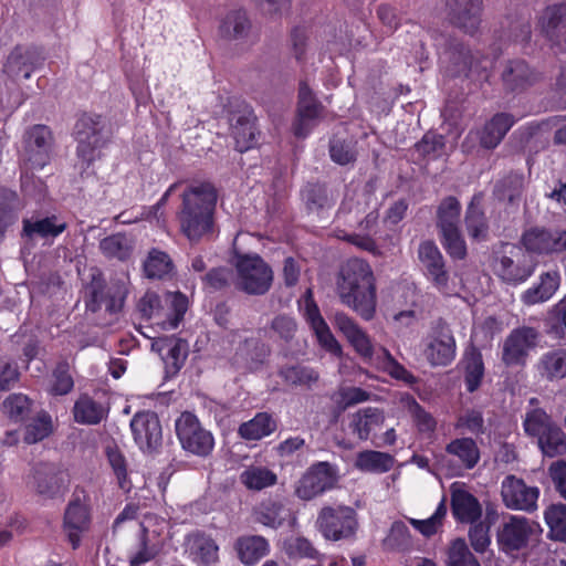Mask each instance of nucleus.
Instances as JSON below:
<instances>
[{"label":"nucleus","instance_id":"obj_56","mask_svg":"<svg viewBox=\"0 0 566 566\" xmlns=\"http://www.w3.org/2000/svg\"><path fill=\"white\" fill-rule=\"evenodd\" d=\"M145 273L149 279H163L174 270V263L168 253L153 249L144 265Z\"/></svg>","mask_w":566,"mask_h":566},{"label":"nucleus","instance_id":"obj_4","mask_svg":"<svg viewBox=\"0 0 566 566\" xmlns=\"http://www.w3.org/2000/svg\"><path fill=\"white\" fill-rule=\"evenodd\" d=\"M188 297L181 292L159 295L147 291L137 303L142 319L151 322L164 331L176 329L188 310Z\"/></svg>","mask_w":566,"mask_h":566},{"label":"nucleus","instance_id":"obj_63","mask_svg":"<svg viewBox=\"0 0 566 566\" xmlns=\"http://www.w3.org/2000/svg\"><path fill=\"white\" fill-rule=\"evenodd\" d=\"M555 422L547 412L542 408H535L526 412L523 427L525 432L531 437L538 438L548 430Z\"/></svg>","mask_w":566,"mask_h":566},{"label":"nucleus","instance_id":"obj_26","mask_svg":"<svg viewBox=\"0 0 566 566\" xmlns=\"http://www.w3.org/2000/svg\"><path fill=\"white\" fill-rule=\"evenodd\" d=\"M190 559L197 566H210L219 560V546L216 541L202 531H195L185 541Z\"/></svg>","mask_w":566,"mask_h":566},{"label":"nucleus","instance_id":"obj_25","mask_svg":"<svg viewBox=\"0 0 566 566\" xmlns=\"http://www.w3.org/2000/svg\"><path fill=\"white\" fill-rule=\"evenodd\" d=\"M334 325L361 358L365 360L373 358L374 345L370 337L350 316L343 312L336 313Z\"/></svg>","mask_w":566,"mask_h":566},{"label":"nucleus","instance_id":"obj_10","mask_svg":"<svg viewBox=\"0 0 566 566\" xmlns=\"http://www.w3.org/2000/svg\"><path fill=\"white\" fill-rule=\"evenodd\" d=\"M127 289L120 281L107 283L102 276H93L85 300L86 310L96 313L102 308L108 314L119 313L127 297Z\"/></svg>","mask_w":566,"mask_h":566},{"label":"nucleus","instance_id":"obj_32","mask_svg":"<svg viewBox=\"0 0 566 566\" xmlns=\"http://www.w3.org/2000/svg\"><path fill=\"white\" fill-rule=\"evenodd\" d=\"M451 513L459 523H471L479 521L482 515V507L478 499L463 489H451Z\"/></svg>","mask_w":566,"mask_h":566},{"label":"nucleus","instance_id":"obj_59","mask_svg":"<svg viewBox=\"0 0 566 566\" xmlns=\"http://www.w3.org/2000/svg\"><path fill=\"white\" fill-rule=\"evenodd\" d=\"M276 480V475L271 470L260 467H250L240 475L242 484L249 490L258 491L274 485Z\"/></svg>","mask_w":566,"mask_h":566},{"label":"nucleus","instance_id":"obj_39","mask_svg":"<svg viewBox=\"0 0 566 566\" xmlns=\"http://www.w3.org/2000/svg\"><path fill=\"white\" fill-rule=\"evenodd\" d=\"M559 286L557 272H545L539 276V283L524 291L521 300L525 305H535L548 301Z\"/></svg>","mask_w":566,"mask_h":566},{"label":"nucleus","instance_id":"obj_20","mask_svg":"<svg viewBox=\"0 0 566 566\" xmlns=\"http://www.w3.org/2000/svg\"><path fill=\"white\" fill-rule=\"evenodd\" d=\"M335 482L329 463L313 464L297 482L295 494L301 500H312L333 488Z\"/></svg>","mask_w":566,"mask_h":566},{"label":"nucleus","instance_id":"obj_38","mask_svg":"<svg viewBox=\"0 0 566 566\" xmlns=\"http://www.w3.org/2000/svg\"><path fill=\"white\" fill-rule=\"evenodd\" d=\"M277 428L275 419L268 412H258L249 421L242 422L238 434L248 441H258L272 434Z\"/></svg>","mask_w":566,"mask_h":566},{"label":"nucleus","instance_id":"obj_50","mask_svg":"<svg viewBox=\"0 0 566 566\" xmlns=\"http://www.w3.org/2000/svg\"><path fill=\"white\" fill-rule=\"evenodd\" d=\"M537 440L539 449L546 457L554 458L566 452V434L556 423L541 434Z\"/></svg>","mask_w":566,"mask_h":566},{"label":"nucleus","instance_id":"obj_23","mask_svg":"<svg viewBox=\"0 0 566 566\" xmlns=\"http://www.w3.org/2000/svg\"><path fill=\"white\" fill-rule=\"evenodd\" d=\"M482 0H447L451 23L473 35L481 23Z\"/></svg>","mask_w":566,"mask_h":566},{"label":"nucleus","instance_id":"obj_47","mask_svg":"<svg viewBox=\"0 0 566 566\" xmlns=\"http://www.w3.org/2000/svg\"><path fill=\"white\" fill-rule=\"evenodd\" d=\"M549 528L548 537L556 542H566V504H551L544 513Z\"/></svg>","mask_w":566,"mask_h":566},{"label":"nucleus","instance_id":"obj_11","mask_svg":"<svg viewBox=\"0 0 566 566\" xmlns=\"http://www.w3.org/2000/svg\"><path fill=\"white\" fill-rule=\"evenodd\" d=\"M541 340V332L532 326H518L513 328L505 337L501 360L506 367H524L528 356Z\"/></svg>","mask_w":566,"mask_h":566},{"label":"nucleus","instance_id":"obj_61","mask_svg":"<svg viewBox=\"0 0 566 566\" xmlns=\"http://www.w3.org/2000/svg\"><path fill=\"white\" fill-rule=\"evenodd\" d=\"M106 457L117 479L118 486L125 492H129L132 489V482L128 478L127 462L123 452L116 446L107 447Z\"/></svg>","mask_w":566,"mask_h":566},{"label":"nucleus","instance_id":"obj_6","mask_svg":"<svg viewBox=\"0 0 566 566\" xmlns=\"http://www.w3.org/2000/svg\"><path fill=\"white\" fill-rule=\"evenodd\" d=\"M234 268L239 291L248 295H264L270 291L273 271L259 254H237Z\"/></svg>","mask_w":566,"mask_h":566},{"label":"nucleus","instance_id":"obj_21","mask_svg":"<svg viewBox=\"0 0 566 566\" xmlns=\"http://www.w3.org/2000/svg\"><path fill=\"white\" fill-rule=\"evenodd\" d=\"M533 527L524 516L510 515L497 532V544L502 552L510 554L527 546Z\"/></svg>","mask_w":566,"mask_h":566},{"label":"nucleus","instance_id":"obj_44","mask_svg":"<svg viewBox=\"0 0 566 566\" xmlns=\"http://www.w3.org/2000/svg\"><path fill=\"white\" fill-rule=\"evenodd\" d=\"M251 29V22L244 10H233L222 19L219 33L228 40L243 39Z\"/></svg>","mask_w":566,"mask_h":566},{"label":"nucleus","instance_id":"obj_37","mask_svg":"<svg viewBox=\"0 0 566 566\" xmlns=\"http://www.w3.org/2000/svg\"><path fill=\"white\" fill-rule=\"evenodd\" d=\"M384 412L378 408L367 407L359 409L352 418L349 428L358 439L366 441L370 433L384 424Z\"/></svg>","mask_w":566,"mask_h":566},{"label":"nucleus","instance_id":"obj_17","mask_svg":"<svg viewBox=\"0 0 566 566\" xmlns=\"http://www.w3.org/2000/svg\"><path fill=\"white\" fill-rule=\"evenodd\" d=\"M130 429L134 441L143 452H151L161 444L163 430L156 412L146 410L135 413Z\"/></svg>","mask_w":566,"mask_h":566},{"label":"nucleus","instance_id":"obj_22","mask_svg":"<svg viewBox=\"0 0 566 566\" xmlns=\"http://www.w3.org/2000/svg\"><path fill=\"white\" fill-rule=\"evenodd\" d=\"M33 481L38 494L55 499L69 486L66 472L52 463H40L33 469Z\"/></svg>","mask_w":566,"mask_h":566},{"label":"nucleus","instance_id":"obj_35","mask_svg":"<svg viewBox=\"0 0 566 566\" xmlns=\"http://www.w3.org/2000/svg\"><path fill=\"white\" fill-rule=\"evenodd\" d=\"M234 548L240 562L247 566H251L268 555L270 544L268 539L261 535H248L239 537L234 544Z\"/></svg>","mask_w":566,"mask_h":566},{"label":"nucleus","instance_id":"obj_58","mask_svg":"<svg viewBox=\"0 0 566 566\" xmlns=\"http://www.w3.org/2000/svg\"><path fill=\"white\" fill-rule=\"evenodd\" d=\"M328 150L331 159L339 166L354 164L358 157L357 143L353 140L332 138Z\"/></svg>","mask_w":566,"mask_h":566},{"label":"nucleus","instance_id":"obj_36","mask_svg":"<svg viewBox=\"0 0 566 566\" xmlns=\"http://www.w3.org/2000/svg\"><path fill=\"white\" fill-rule=\"evenodd\" d=\"M237 355L244 360L251 371L261 369L271 355L270 346L260 338H245L239 346Z\"/></svg>","mask_w":566,"mask_h":566},{"label":"nucleus","instance_id":"obj_42","mask_svg":"<svg viewBox=\"0 0 566 566\" xmlns=\"http://www.w3.org/2000/svg\"><path fill=\"white\" fill-rule=\"evenodd\" d=\"M446 452L458 458L465 469H473L480 461V449L474 439L462 437L451 440L446 446Z\"/></svg>","mask_w":566,"mask_h":566},{"label":"nucleus","instance_id":"obj_1","mask_svg":"<svg viewBox=\"0 0 566 566\" xmlns=\"http://www.w3.org/2000/svg\"><path fill=\"white\" fill-rule=\"evenodd\" d=\"M176 211L179 232L191 244L213 237L218 190L209 180L196 181L185 188Z\"/></svg>","mask_w":566,"mask_h":566},{"label":"nucleus","instance_id":"obj_62","mask_svg":"<svg viewBox=\"0 0 566 566\" xmlns=\"http://www.w3.org/2000/svg\"><path fill=\"white\" fill-rule=\"evenodd\" d=\"M447 556V566H480V562L471 553L463 538H455L451 542Z\"/></svg>","mask_w":566,"mask_h":566},{"label":"nucleus","instance_id":"obj_43","mask_svg":"<svg viewBox=\"0 0 566 566\" xmlns=\"http://www.w3.org/2000/svg\"><path fill=\"white\" fill-rule=\"evenodd\" d=\"M395 458L386 452L364 450L357 453L355 467L363 472L386 473L394 468Z\"/></svg>","mask_w":566,"mask_h":566},{"label":"nucleus","instance_id":"obj_60","mask_svg":"<svg viewBox=\"0 0 566 566\" xmlns=\"http://www.w3.org/2000/svg\"><path fill=\"white\" fill-rule=\"evenodd\" d=\"M102 253L108 259L125 261L130 256V247L125 234L114 233L105 237L99 242Z\"/></svg>","mask_w":566,"mask_h":566},{"label":"nucleus","instance_id":"obj_48","mask_svg":"<svg viewBox=\"0 0 566 566\" xmlns=\"http://www.w3.org/2000/svg\"><path fill=\"white\" fill-rule=\"evenodd\" d=\"M53 431L51 415L41 409L35 417L25 426L24 441L28 444L38 443L48 438Z\"/></svg>","mask_w":566,"mask_h":566},{"label":"nucleus","instance_id":"obj_7","mask_svg":"<svg viewBox=\"0 0 566 566\" xmlns=\"http://www.w3.org/2000/svg\"><path fill=\"white\" fill-rule=\"evenodd\" d=\"M92 521L91 496L84 488L77 485L64 510L62 523L63 532L74 551L81 546L83 535L91 531Z\"/></svg>","mask_w":566,"mask_h":566},{"label":"nucleus","instance_id":"obj_13","mask_svg":"<svg viewBox=\"0 0 566 566\" xmlns=\"http://www.w3.org/2000/svg\"><path fill=\"white\" fill-rule=\"evenodd\" d=\"M457 343L443 319H439L424 338L423 355L432 367L449 366L455 358Z\"/></svg>","mask_w":566,"mask_h":566},{"label":"nucleus","instance_id":"obj_24","mask_svg":"<svg viewBox=\"0 0 566 566\" xmlns=\"http://www.w3.org/2000/svg\"><path fill=\"white\" fill-rule=\"evenodd\" d=\"M501 78L506 92L522 93L537 83L541 74L524 60L517 59L506 63Z\"/></svg>","mask_w":566,"mask_h":566},{"label":"nucleus","instance_id":"obj_40","mask_svg":"<svg viewBox=\"0 0 566 566\" xmlns=\"http://www.w3.org/2000/svg\"><path fill=\"white\" fill-rule=\"evenodd\" d=\"M67 228L66 222L52 214L42 219H24L23 220V234L28 238L39 237L42 239L56 238L63 233Z\"/></svg>","mask_w":566,"mask_h":566},{"label":"nucleus","instance_id":"obj_5","mask_svg":"<svg viewBox=\"0 0 566 566\" xmlns=\"http://www.w3.org/2000/svg\"><path fill=\"white\" fill-rule=\"evenodd\" d=\"M535 266L518 248L509 242L493 250L492 271L509 285L516 286L526 282L534 274Z\"/></svg>","mask_w":566,"mask_h":566},{"label":"nucleus","instance_id":"obj_33","mask_svg":"<svg viewBox=\"0 0 566 566\" xmlns=\"http://www.w3.org/2000/svg\"><path fill=\"white\" fill-rule=\"evenodd\" d=\"M538 27L552 45H559L562 29L566 27V1L546 7L538 19Z\"/></svg>","mask_w":566,"mask_h":566},{"label":"nucleus","instance_id":"obj_9","mask_svg":"<svg viewBox=\"0 0 566 566\" xmlns=\"http://www.w3.org/2000/svg\"><path fill=\"white\" fill-rule=\"evenodd\" d=\"M325 106L305 80L298 83L295 116L291 130L296 138H306L318 125Z\"/></svg>","mask_w":566,"mask_h":566},{"label":"nucleus","instance_id":"obj_29","mask_svg":"<svg viewBox=\"0 0 566 566\" xmlns=\"http://www.w3.org/2000/svg\"><path fill=\"white\" fill-rule=\"evenodd\" d=\"M153 347H157L159 353L166 352L163 359L167 374L176 375L180 371L188 357L187 340L175 336L158 337Z\"/></svg>","mask_w":566,"mask_h":566},{"label":"nucleus","instance_id":"obj_8","mask_svg":"<svg viewBox=\"0 0 566 566\" xmlns=\"http://www.w3.org/2000/svg\"><path fill=\"white\" fill-rule=\"evenodd\" d=\"M175 430L181 448L196 457L207 458L214 449V437L206 429L199 418L184 411L175 421Z\"/></svg>","mask_w":566,"mask_h":566},{"label":"nucleus","instance_id":"obj_19","mask_svg":"<svg viewBox=\"0 0 566 566\" xmlns=\"http://www.w3.org/2000/svg\"><path fill=\"white\" fill-rule=\"evenodd\" d=\"M521 243L535 254H552L566 251V231H553L534 227L522 234Z\"/></svg>","mask_w":566,"mask_h":566},{"label":"nucleus","instance_id":"obj_53","mask_svg":"<svg viewBox=\"0 0 566 566\" xmlns=\"http://www.w3.org/2000/svg\"><path fill=\"white\" fill-rule=\"evenodd\" d=\"M302 198L308 211H319L333 206L325 184H306L302 189Z\"/></svg>","mask_w":566,"mask_h":566},{"label":"nucleus","instance_id":"obj_30","mask_svg":"<svg viewBox=\"0 0 566 566\" xmlns=\"http://www.w3.org/2000/svg\"><path fill=\"white\" fill-rule=\"evenodd\" d=\"M482 201L483 193H474L465 209L464 214V226L468 235L475 242L485 241L489 237L490 230L489 219L482 207Z\"/></svg>","mask_w":566,"mask_h":566},{"label":"nucleus","instance_id":"obj_51","mask_svg":"<svg viewBox=\"0 0 566 566\" xmlns=\"http://www.w3.org/2000/svg\"><path fill=\"white\" fill-rule=\"evenodd\" d=\"M18 195L15 191L0 187V242L6 231L17 220Z\"/></svg>","mask_w":566,"mask_h":566},{"label":"nucleus","instance_id":"obj_64","mask_svg":"<svg viewBox=\"0 0 566 566\" xmlns=\"http://www.w3.org/2000/svg\"><path fill=\"white\" fill-rule=\"evenodd\" d=\"M311 31L306 25H296L290 32V50L295 61L304 66L306 63V52L308 48Z\"/></svg>","mask_w":566,"mask_h":566},{"label":"nucleus","instance_id":"obj_49","mask_svg":"<svg viewBox=\"0 0 566 566\" xmlns=\"http://www.w3.org/2000/svg\"><path fill=\"white\" fill-rule=\"evenodd\" d=\"M32 405V400L23 394H11L2 403L6 415L14 423H22L30 419Z\"/></svg>","mask_w":566,"mask_h":566},{"label":"nucleus","instance_id":"obj_18","mask_svg":"<svg viewBox=\"0 0 566 566\" xmlns=\"http://www.w3.org/2000/svg\"><path fill=\"white\" fill-rule=\"evenodd\" d=\"M516 119L510 113L500 112L494 114L485 124L479 129H471L465 140L478 139L483 149H495L504 139L509 130L513 127ZM463 143V146H465Z\"/></svg>","mask_w":566,"mask_h":566},{"label":"nucleus","instance_id":"obj_41","mask_svg":"<svg viewBox=\"0 0 566 566\" xmlns=\"http://www.w3.org/2000/svg\"><path fill=\"white\" fill-rule=\"evenodd\" d=\"M538 374L549 380H558L566 377V348H557L544 353L537 361Z\"/></svg>","mask_w":566,"mask_h":566},{"label":"nucleus","instance_id":"obj_27","mask_svg":"<svg viewBox=\"0 0 566 566\" xmlns=\"http://www.w3.org/2000/svg\"><path fill=\"white\" fill-rule=\"evenodd\" d=\"M282 384L289 388L312 389L321 375L315 368L300 361L280 365L276 371Z\"/></svg>","mask_w":566,"mask_h":566},{"label":"nucleus","instance_id":"obj_15","mask_svg":"<svg viewBox=\"0 0 566 566\" xmlns=\"http://www.w3.org/2000/svg\"><path fill=\"white\" fill-rule=\"evenodd\" d=\"M53 136L45 125H34L24 135L23 161L31 170L42 169L49 161Z\"/></svg>","mask_w":566,"mask_h":566},{"label":"nucleus","instance_id":"obj_28","mask_svg":"<svg viewBox=\"0 0 566 566\" xmlns=\"http://www.w3.org/2000/svg\"><path fill=\"white\" fill-rule=\"evenodd\" d=\"M254 521L263 526L277 530L285 522H295L296 517L290 507L282 501L268 499L262 501L253 510Z\"/></svg>","mask_w":566,"mask_h":566},{"label":"nucleus","instance_id":"obj_31","mask_svg":"<svg viewBox=\"0 0 566 566\" xmlns=\"http://www.w3.org/2000/svg\"><path fill=\"white\" fill-rule=\"evenodd\" d=\"M461 365L465 389L469 394H473L481 387L485 376V366L480 348L474 345L465 348Z\"/></svg>","mask_w":566,"mask_h":566},{"label":"nucleus","instance_id":"obj_55","mask_svg":"<svg viewBox=\"0 0 566 566\" xmlns=\"http://www.w3.org/2000/svg\"><path fill=\"white\" fill-rule=\"evenodd\" d=\"M234 280L233 270L227 266H218L210 269L202 276L203 290L209 293L228 291Z\"/></svg>","mask_w":566,"mask_h":566},{"label":"nucleus","instance_id":"obj_46","mask_svg":"<svg viewBox=\"0 0 566 566\" xmlns=\"http://www.w3.org/2000/svg\"><path fill=\"white\" fill-rule=\"evenodd\" d=\"M418 160H434L442 156L446 138L436 132H427L413 146Z\"/></svg>","mask_w":566,"mask_h":566},{"label":"nucleus","instance_id":"obj_52","mask_svg":"<svg viewBox=\"0 0 566 566\" xmlns=\"http://www.w3.org/2000/svg\"><path fill=\"white\" fill-rule=\"evenodd\" d=\"M461 214L460 201L454 196L441 200L437 209V227L439 230L458 228Z\"/></svg>","mask_w":566,"mask_h":566},{"label":"nucleus","instance_id":"obj_57","mask_svg":"<svg viewBox=\"0 0 566 566\" xmlns=\"http://www.w3.org/2000/svg\"><path fill=\"white\" fill-rule=\"evenodd\" d=\"M440 234L441 244L451 259L461 261L467 258V243L459 227L441 230Z\"/></svg>","mask_w":566,"mask_h":566},{"label":"nucleus","instance_id":"obj_45","mask_svg":"<svg viewBox=\"0 0 566 566\" xmlns=\"http://www.w3.org/2000/svg\"><path fill=\"white\" fill-rule=\"evenodd\" d=\"M73 416L77 423L97 424L104 418V409L88 395H81L74 403Z\"/></svg>","mask_w":566,"mask_h":566},{"label":"nucleus","instance_id":"obj_2","mask_svg":"<svg viewBox=\"0 0 566 566\" xmlns=\"http://www.w3.org/2000/svg\"><path fill=\"white\" fill-rule=\"evenodd\" d=\"M337 294L340 302L370 321L376 314L377 286L370 264L361 259L347 260L337 275Z\"/></svg>","mask_w":566,"mask_h":566},{"label":"nucleus","instance_id":"obj_34","mask_svg":"<svg viewBox=\"0 0 566 566\" xmlns=\"http://www.w3.org/2000/svg\"><path fill=\"white\" fill-rule=\"evenodd\" d=\"M256 117L253 109L245 106L243 112L234 118L232 124V135L235 139V148L240 151H247L256 144Z\"/></svg>","mask_w":566,"mask_h":566},{"label":"nucleus","instance_id":"obj_16","mask_svg":"<svg viewBox=\"0 0 566 566\" xmlns=\"http://www.w3.org/2000/svg\"><path fill=\"white\" fill-rule=\"evenodd\" d=\"M501 494L506 507L533 513L537 509L539 489L527 485L523 479L507 475L502 482Z\"/></svg>","mask_w":566,"mask_h":566},{"label":"nucleus","instance_id":"obj_12","mask_svg":"<svg viewBox=\"0 0 566 566\" xmlns=\"http://www.w3.org/2000/svg\"><path fill=\"white\" fill-rule=\"evenodd\" d=\"M316 525L326 539H345L355 534L356 512L348 506H324L318 513Z\"/></svg>","mask_w":566,"mask_h":566},{"label":"nucleus","instance_id":"obj_3","mask_svg":"<svg viewBox=\"0 0 566 566\" xmlns=\"http://www.w3.org/2000/svg\"><path fill=\"white\" fill-rule=\"evenodd\" d=\"M73 135L77 143L76 156L85 168H90L103 158L102 149L112 143L114 127L105 116L83 112L74 124Z\"/></svg>","mask_w":566,"mask_h":566},{"label":"nucleus","instance_id":"obj_14","mask_svg":"<svg viewBox=\"0 0 566 566\" xmlns=\"http://www.w3.org/2000/svg\"><path fill=\"white\" fill-rule=\"evenodd\" d=\"M418 259L422 265L424 276L433 287L443 295H450V275L438 245L431 240L422 241L419 244Z\"/></svg>","mask_w":566,"mask_h":566},{"label":"nucleus","instance_id":"obj_54","mask_svg":"<svg viewBox=\"0 0 566 566\" xmlns=\"http://www.w3.org/2000/svg\"><path fill=\"white\" fill-rule=\"evenodd\" d=\"M506 24L509 28L507 33L500 35L501 40L520 44L522 49H525L530 44L532 36V27L530 17H518L515 20L506 18Z\"/></svg>","mask_w":566,"mask_h":566}]
</instances>
